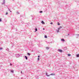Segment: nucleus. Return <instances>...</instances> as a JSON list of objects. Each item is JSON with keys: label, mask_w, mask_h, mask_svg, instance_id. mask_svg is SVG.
<instances>
[{"label": "nucleus", "mask_w": 79, "mask_h": 79, "mask_svg": "<svg viewBox=\"0 0 79 79\" xmlns=\"http://www.w3.org/2000/svg\"><path fill=\"white\" fill-rule=\"evenodd\" d=\"M17 14H19V12H17Z\"/></svg>", "instance_id": "nucleus-24"}, {"label": "nucleus", "mask_w": 79, "mask_h": 79, "mask_svg": "<svg viewBox=\"0 0 79 79\" xmlns=\"http://www.w3.org/2000/svg\"><path fill=\"white\" fill-rule=\"evenodd\" d=\"M56 31H57V32H59V30L58 29V30H56Z\"/></svg>", "instance_id": "nucleus-12"}, {"label": "nucleus", "mask_w": 79, "mask_h": 79, "mask_svg": "<svg viewBox=\"0 0 79 79\" xmlns=\"http://www.w3.org/2000/svg\"><path fill=\"white\" fill-rule=\"evenodd\" d=\"M77 57H79V54L78 55H77Z\"/></svg>", "instance_id": "nucleus-13"}, {"label": "nucleus", "mask_w": 79, "mask_h": 79, "mask_svg": "<svg viewBox=\"0 0 79 79\" xmlns=\"http://www.w3.org/2000/svg\"><path fill=\"white\" fill-rule=\"evenodd\" d=\"M35 31H37V29L36 28V29H35Z\"/></svg>", "instance_id": "nucleus-17"}, {"label": "nucleus", "mask_w": 79, "mask_h": 79, "mask_svg": "<svg viewBox=\"0 0 79 79\" xmlns=\"http://www.w3.org/2000/svg\"><path fill=\"white\" fill-rule=\"evenodd\" d=\"M27 54L28 55H29V56H30V55H31V54L29 53H27Z\"/></svg>", "instance_id": "nucleus-11"}, {"label": "nucleus", "mask_w": 79, "mask_h": 79, "mask_svg": "<svg viewBox=\"0 0 79 79\" xmlns=\"http://www.w3.org/2000/svg\"><path fill=\"white\" fill-rule=\"evenodd\" d=\"M25 59L26 60H27V56H25Z\"/></svg>", "instance_id": "nucleus-10"}, {"label": "nucleus", "mask_w": 79, "mask_h": 79, "mask_svg": "<svg viewBox=\"0 0 79 79\" xmlns=\"http://www.w3.org/2000/svg\"><path fill=\"white\" fill-rule=\"evenodd\" d=\"M51 24H53V23L52 22H51L50 23Z\"/></svg>", "instance_id": "nucleus-22"}, {"label": "nucleus", "mask_w": 79, "mask_h": 79, "mask_svg": "<svg viewBox=\"0 0 79 79\" xmlns=\"http://www.w3.org/2000/svg\"><path fill=\"white\" fill-rule=\"evenodd\" d=\"M41 23H42V24H45V23H44V22L43 21H42Z\"/></svg>", "instance_id": "nucleus-7"}, {"label": "nucleus", "mask_w": 79, "mask_h": 79, "mask_svg": "<svg viewBox=\"0 0 79 79\" xmlns=\"http://www.w3.org/2000/svg\"><path fill=\"white\" fill-rule=\"evenodd\" d=\"M42 12H42V11H40V13H42Z\"/></svg>", "instance_id": "nucleus-20"}, {"label": "nucleus", "mask_w": 79, "mask_h": 79, "mask_svg": "<svg viewBox=\"0 0 79 79\" xmlns=\"http://www.w3.org/2000/svg\"><path fill=\"white\" fill-rule=\"evenodd\" d=\"M8 12H7L6 14V15H8Z\"/></svg>", "instance_id": "nucleus-18"}, {"label": "nucleus", "mask_w": 79, "mask_h": 79, "mask_svg": "<svg viewBox=\"0 0 79 79\" xmlns=\"http://www.w3.org/2000/svg\"><path fill=\"white\" fill-rule=\"evenodd\" d=\"M46 75L47 76H48V77H49V76H51V75L52 76H55V73H52L51 74H50V75H48L47 73H46Z\"/></svg>", "instance_id": "nucleus-1"}, {"label": "nucleus", "mask_w": 79, "mask_h": 79, "mask_svg": "<svg viewBox=\"0 0 79 79\" xmlns=\"http://www.w3.org/2000/svg\"><path fill=\"white\" fill-rule=\"evenodd\" d=\"M58 51L59 52H61V53L62 52H63V51H62V50L61 49H59Z\"/></svg>", "instance_id": "nucleus-4"}, {"label": "nucleus", "mask_w": 79, "mask_h": 79, "mask_svg": "<svg viewBox=\"0 0 79 79\" xmlns=\"http://www.w3.org/2000/svg\"><path fill=\"white\" fill-rule=\"evenodd\" d=\"M13 1H14V0H12Z\"/></svg>", "instance_id": "nucleus-33"}, {"label": "nucleus", "mask_w": 79, "mask_h": 79, "mask_svg": "<svg viewBox=\"0 0 79 79\" xmlns=\"http://www.w3.org/2000/svg\"><path fill=\"white\" fill-rule=\"evenodd\" d=\"M61 28H62V27H60L58 28V29L59 30H60V29H61Z\"/></svg>", "instance_id": "nucleus-6"}, {"label": "nucleus", "mask_w": 79, "mask_h": 79, "mask_svg": "<svg viewBox=\"0 0 79 79\" xmlns=\"http://www.w3.org/2000/svg\"><path fill=\"white\" fill-rule=\"evenodd\" d=\"M43 30H45V28H43Z\"/></svg>", "instance_id": "nucleus-31"}, {"label": "nucleus", "mask_w": 79, "mask_h": 79, "mask_svg": "<svg viewBox=\"0 0 79 79\" xmlns=\"http://www.w3.org/2000/svg\"><path fill=\"white\" fill-rule=\"evenodd\" d=\"M21 73L23 74V72H22V71H21Z\"/></svg>", "instance_id": "nucleus-26"}, {"label": "nucleus", "mask_w": 79, "mask_h": 79, "mask_svg": "<svg viewBox=\"0 0 79 79\" xmlns=\"http://www.w3.org/2000/svg\"><path fill=\"white\" fill-rule=\"evenodd\" d=\"M46 48L47 50H48L50 48H49L48 47H46Z\"/></svg>", "instance_id": "nucleus-9"}, {"label": "nucleus", "mask_w": 79, "mask_h": 79, "mask_svg": "<svg viewBox=\"0 0 79 79\" xmlns=\"http://www.w3.org/2000/svg\"><path fill=\"white\" fill-rule=\"evenodd\" d=\"M11 73H13L14 71H13V70H11Z\"/></svg>", "instance_id": "nucleus-19"}, {"label": "nucleus", "mask_w": 79, "mask_h": 79, "mask_svg": "<svg viewBox=\"0 0 79 79\" xmlns=\"http://www.w3.org/2000/svg\"><path fill=\"white\" fill-rule=\"evenodd\" d=\"M44 38H47V36L46 35H45L44 36Z\"/></svg>", "instance_id": "nucleus-14"}, {"label": "nucleus", "mask_w": 79, "mask_h": 79, "mask_svg": "<svg viewBox=\"0 0 79 79\" xmlns=\"http://www.w3.org/2000/svg\"><path fill=\"white\" fill-rule=\"evenodd\" d=\"M10 66L12 65V64H11V63L10 64Z\"/></svg>", "instance_id": "nucleus-25"}, {"label": "nucleus", "mask_w": 79, "mask_h": 79, "mask_svg": "<svg viewBox=\"0 0 79 79\" xmlns=\"http://www.w3.org/2000/svg\"><path fill=\"white\" fill-rule=\"evenodd\" d=\"M61 40L63 42H64L65 41V40H64L63 39H62Z\"/></svg>", "instance_id": "nucleus-5"}, {"label": "nucleus", "mask_w": 79, "mask_h": 79, "mask_svg": "<svg viewBox=\"0 0 79 79\" xmlns=\"http://www.w3.org/2000/svg\"><path fill=\"white\" fill-rule=\"evenodd\" d=\"M16 57H17V58H18V57H19V55L18 54H17L16 55Z\"/></svg>", "instance_id": "nucleus-2"}, {"label": "nucleus", "mask_w": 79, "mask_h": 79, "mask_svg": "<svg viewBox=\"0 0 79 79\" xmlns=\"http://www.w3.org/2000/svg\"><path fill=\"white\" fill-rule=\"evenodd\" d=\"M10 11V12H11V11Z\"/></svg>", "instance_id": "nucleus-32"}, {"label": "nucleus", "mask_w": 79, "mask_h": 79, "mask_svg": "<svg viewBox=\"0 0 79 79\" xmlns=\"http://www.w3.org/2000/svg\"><path fill=\"white\" fill-rule=\"evenodd\" d=\"M3 49V48H0V50H2Z\"/></svg>", "instance_id": "nucleus-16"}, {"label": "nucleus", "mask_w": 79, "mask_h": 79, "mask_svg": "<svg viewBox=\"0 0 79 79\" xmlns=\"http://www.w3.org/2000/svg\"><path fill=\"white\" fill-rule=\"evenodd\" d=\"M58 25H60V23H58Z\"/></svg>", "instance_id": "nucleus-21"}, {"label": "nucleus", "mask_w": 79, "mask_h": 79, "mask_svg": "<svg viewBox=\"0 0 79 79\" xmlns=\"http://www.w3.org/2000/svg\"><path fill=\"white\" fill-rule=\"evenodd\" d=\"M38 60H39V58H38Z\"/></svg>", "instance_id": "nucleus-27"}, {"label": "nucleus", "mask_w": 79, "mask_h": 79, "mask_svg": "<svg viewBox=\"0 0 79 79\" xmlns=\"http://www.w3.org/2000/svg\"><path fill=\"white\" fill-rule=\"evenodd\" d=\"M71 56V55L70 54H69L68 55V56Z\"/></svg>", "instance_id": "nucleus-8"}, {"label": "nucleus", "mask_w": 79, "mask_h": 79, "mask_svg": "<svg viewBox=\"0 0 79 79\" xmlns=\"http://www.w3.org/2000/svg\"><path fill=\"white\" fill-rule=\"evenodd\" d=\"M8 9H9V10L10 11V9L8 8Z\"/></svg>", "instance_id": "nucleus-29"}, {"label": "nucleus", "mask_w": 79, "mask_h": 79, "mask_svg": "<svg viewBox=\"0 0 79 79\" xmlns=\"http://www.w3.org/2000/svg\"><path fill=\"white\" fill-rule=\"evenodd\" d=\"M5 0H3V2L2 3V5H3V4H5Z\"/></svg>", "instance_id": "nucleus-3"}, {"label": "nucleus", "mask_w": 79, "mask_h": 79, "mask_svg": "<svg viewBox=\"0 0 79 79\" xmlns=\"http://www.w3.org/2000/svg\"><path fill=\"white\" fill-rule=\"evenodd\" d=\"M1 21H2V19H0V22H1Z\"/></svg>", "instance_id": "nucleus-23"}, {"label": "nucleus", "mask_w": 79, "mask_h": 79, "mask_svg": "<svg viewBox=\"0 0 79 79\" xmlns=\"http://www.w3.org/2000/svg\"><path fill=\"white\" fill-rule=\"evenodd\" d=\"M68 35H69V34H68Z\"/></svg>", "instance_id": "nucleus-30"}, {"label": "nucleus", "mask_w": 79, "mask_h": 79, "mask_svg": "<svg viewBox=\"0 0 79 79\" xmlns=\"http://www.w3.org/2000/svg\"><path fill=\"white\" fill-rule=\"evenodd\" d=\"M6 50H7V51H9V49L7 48L6 49Z\"/></svg>", "instance_id": "nucleus-15"}, {"label": "nucleus", "mask_w": 79, "mask_h": 79, "mask_svg": "<svg viewBox=\"0 0 79 79\" xmlns=\"http://www.w3.org/2000/svg\"><path fill=\"white\" fill-rule=\"evenodd\" d=\"M38 58H39L40 57V56H38Z\"/></svg>", "instance_id": "nucleus-28"}]
</instances>
